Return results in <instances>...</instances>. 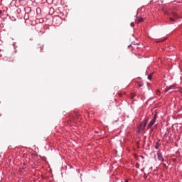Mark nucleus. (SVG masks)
<instances>
[{"label":"nucleus","instance_id":"f257e3e1","mask_svg":"<svg viewBox=\"0 0 182 182\" xmlns=\"http://www.w3.org/2000/svg\"><path fill=\"white\" fill-rule=\"evenodd\" d=\"M67 120H68V124L70 126L72 123H77L82 122V116L76 114L73 116H70L69 118H67Z\"/></svg>","mask_w":182,"mask_h":182},{"label":"nucleus","instance_id":"f03ea898","mask_svg":"<svg viewBox=\"0 0 182 182\" xmlns=\"http://www.w3.org/2000/svg\"><path fill=\"white\" fill-rule=\"evenodd\" d=\"M147 123H149V118H145L144 120L137 127L136 132L138 133H143V132H144V129H146Z\"/></svg>","mask_w":182,"mask_h":182},{"label":"nucleus","instance_id":"7ed1b4c3","mask_svg":"<svg viewBox=\"0 0 182 182\" xmlns=\"http://www.w3.org/2000/svg\"><path fill=\"white\" fill-rule=\"evenodd\" d=\"M156 120H157V114H154V117L150 121V122L148 124L147 127L148 129H150L152 126L154 125V123H156Z\"/></svg>","mask_w":182,"mask_h":182},{"label":"nucleus","instance_id":"20e7f679","mask_svg":"<svg viewBox=\"0 0 182 182\" xmlns=\"http://www.w3.org/2000/svg\"><path fill=\"white\" fill-rule=\"evenodd\" d=\"M53 23L55 26H59V25L62 23V18L60 17L54 18L53 20Z\"/></svg>","mask_w":182,"mask_h":182},{"label":"nucleus","instance_id":"39448f33","mask_svg":"<svg viewBox=\"0 0 182 182\" xmlns=\"http://www.w3.org/2000/svg\"><path fill=\"white\" fill-rule=\"evenodd\" d=\"M172 16L173 17H170V21L171 22H174L176 21V19H178L179 16L178 14H177V13L176 12H172Z\"/></svg>","mask_w":182,"mask_h":182},{"label":"nucleus","instance_id":"423d86ee","mask_svg":"<svg viewBox=\"0 0 182 182\" xmlns=\"http://www.w3.org/2000/svg\"><path fill=\"white\" fill-rule=\"evenodd\" d=\"M157 157H158V160L159 161H164V158L163 157V153H161L160 151H157Z\"/></svg>","mask_w":182,"mask_h":182},{"label":"nucleus","instance_id":"0eeeda50","mask_svg":"<svg viewBox=\"0 0 182 182\" xmlns=\"http://www.w3.org/2000/svg\"><path fill=\"white\" fill-rule=\"evenodd\" d=\"M143 21H144V18H143V17H138L136 20H135V23H141V22H143Z\"/></svg>","mask_w":182,"mask_h":182},{"label":"nucleus","instance_id":"6e6552de","mask_svg":"<svg viewBox=\"0 0 182 182\" xmlns=\"http://www.w3.org/2000/svg\"><path fill=\"white\" fill-rule=\"evenodd\" d=\"M43 44H38L37 45V50H38V52H43Z\"/></svg>","mask_w":182,"mask_h":182},{"label":"nucleus","instance_id":"1a4fd4ad","mask_svg":"<svg viewBox=\"0 0 182 182\" xmlns=\"http://www.w3.org/2000/svg\"><path fill=\"white\" fill-rule=\"evenodd\" d=\"M175 85H170L169 87H167V88L165 89V92H168V90H171V89H173Z\"/></svg>","mask_w":182,"mask_h":182},{"label":"nucleus","instance_id":"9d476101","mask_svg":"<svg viewBox=\"0 0 182 182\" xmlns=\"http://www.w3.org/2000/svg\"><path fill=\"white\" fill-rule=\"evenodd\" d=\"M139 87H143V82L139 81L137 82Z\"/></svg>","mask_w":182,"mask_h":182},{"label":"nucleus","instance_id":"9b49d317","mask_svg":"<svg viewBox=\"0 0 182 182\" xmlns=\"http://www.w3.org/2000/svg\"><path fill=\"white\" fill-rule=\"evenodd\" d=\"M159 147H160V144H159V142H157L156 146H155L156 150H159Z\"/></svg>","mask_w":182,"mask_h":182},{"label":"nucleus","instance_id":"f8f14e48","mask_svg":"<svg viewBox=\"0 0 182 182\" xmlns=\"http://www.w3.org/2000/svg\"><path fill=\"white\" fill-rule=\"evenodd\" d=\"M148 79H149V80H151V79H152V77H153V74H149V75H148Z\"/></svg>","mask_w":182,"mask_h":182},{"label":"nucleus","instance_id":"ddd939ff","mask_svg":"<svg viewBox=\"0 0 182 182\" xmlns=\"http://www.w3.org/2000/svg\"><path fill=\"white\" fill-rule=\"evenodd\" d=\"M28 18H29V16H27L26 17V15H25L24 16L25 22H26V19H28Z\"/></svg>","mask_w":182,"mask_h":182},{"label":"nucleus","instance_id":"4468645a","mask_svg":"<svg viewBox=\"0 0 182 182\" xmlns=\"http://www.w3.org/2000/svg\"><path fill=\"white\" fill-rule=\"evenodd\" d=\"M131 26H134V23H131Z\"/></svg>","mask_w":182,"mask_h":182},{"label":"nucleus","instance_id":"2eb2a0df","mask_svg":"<svg viewBox=\"0 0 182 182\" xmlns=\"http://www.w3.org/2000/svg\"><path fill=\"white\" fill-rule=\"evenodd\" d=\"M1 14H2V11H0V15H1Z\"/></svg>","mask_w":182,"mask_h":182},{"label":"nucleus","instance_id":"dca6fc26","mask_svg":"<svg viewBox=\"0 0 182 182\" xmlns=\"http://www.w3.org/2000/svg\"><path fill=\"white\" fill-rule=\"evenodd\" d=\"M19 171H22V169L20 168V169H19Z\"/></svg>","mask_w":182,"mask_h":182}]
</instances>
